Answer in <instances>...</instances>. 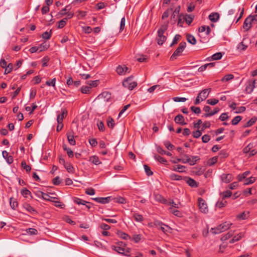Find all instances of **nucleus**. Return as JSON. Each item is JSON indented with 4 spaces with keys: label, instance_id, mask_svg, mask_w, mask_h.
Masks as SVG:
<instances>
[{
    "label": "nucleus",
    "instance_id": "obj_1",
    "mask_svg": "<svg viewBox=\"0 0 257 257\" xmlns=\"http://www.w3.org/2000/svg\"><path fill=\"white\" fill-rule=\"evenodd\" d=\"M168 24L162 25L158 29V35L156 37L157 43L159 45H162L167 40V34L166 31L168 29Z\"/></svg>",
    "mask_w": 257,
    "mask_h": 257
},
{
    "label": "nucleus",
    "instance_id": "obj_2",
    "mask_svg": "<svg viewBox=\"0 0 257 257\" xmlns=\"http://www.w3.org/2000/svg\"><path fill=\"white\" fill-rule=\"evenodd\" d=\"M232 223L229 222H225L216 227L212 228L210 229V232L214 234H219L229 229Z\"/></svg>",
    "mask_w": 257,
    "mask_h": 257
},
{
    "label": "nucleus",
    "instance_id": "obj_3",
    "mask_svg": "<svg viewBox=\"0 0 257 257\" xmlns=\"http://www.w3.org/2000/svg\"><path fill=\"white\" fill-rule=\"evenodd\" d=\"M122 85L124 87L132 90L137 86V82L134 80L133 76H131L123 81Z\"/></svg>",
    "mask_w": 257,
    "mask_h": 257
},
{
    "label": "nucleus",
    "instance_id": "obj_4",
    "mask_svg": "<svg viewBox=\"0 0 257 257\" xmlns=\"http://www.w3.org/2000/svg\"><path fill=\"white\" fill-rule=\"evenodd\" d=\"M186 46V43L185 42H181L177 48V49L175 50L172 55L171 56L170 59L171 60H174L177 58L178 56L181 55L182 52L185 49Z\"/></svg>",
    "mask_w": 257,
    "mask_h": 257
},
{
    "label": "nucleus",
    "instance_id": "obj_5",
    "mask_svg": "<svg viewBox=\"0 0 257 257\" xmlns=\"http://www.w3.org/2000/svg\"><path fill=\"white\" fill-rule=\"evenodd\" d=\"M111 248L119 254H123L125 256H129L131 249L130 248H125L120 246L112 245Z\"/></svg>",
    "mask_w": 257,
    "mask_h": 257
},
{
    "label": "nucleus",
    "instance_id": "obj_6",
    "mask_svg": "<svg viewBox=\"0 0 257 257\" xmlns=\"http://www.w3.org/2000/svg\"><path fill=\"white\" fill-rule=\"evenodd\" d=\"M198 202L200 210L204 213H207L208 209L205 200H204L202 198H199L198 199Z\"/></svg>",
    "mask_w": 257,
    "mask_h": 257
},
{
    "label": "nucleus",
    "instance_id": "obj_7",
    "mask_svg": "<svg viewBox=\"0 0 257 257\" xmlns=\"http://www.w3.org/2000/svg\"><path fill=\"white\" fill-rule=\"evenodd\" d=\"M116 71L119 75H124L127 73H130V69L125 65H119L117 67Z\"/></svg>",
    "mask_w": 257,
    "mask_h": 257
},
{
    "label": "nucleus",
    "instance_id": "obj_8",
    "mask_svg": "<svg viewBox=\"0 0 257 257\" xmlns=\"http://www.w3.org/2000/svg\"><path fill=\"white\" fill-rule=\"evenodd\" d=\"M111 94L110 93L106 91L103 92L97 96V99L103 100L104 101L107 102L111 98Z\"/></svg>",
    "mask_w": 257,
    "mask_h": 257
},
{
    "label": "nucleus",
    "instance_id": "obj_9",
    "mask_svg": "<svg viewBox=\"0 0 257 257\" xmlns=\"http://www.w3.org/2000/svg\"><path fill=\"white\" fill-rule=\"evenodd\" d=\"M211 88L205 89L198 94V97L200 98L201 101H203L208 97Z\"/></svg>",
    "mask_w": 257,
    "mask_h": 257
},
{
    "label": "nucleus",
    "instance_id": "obj_10",
    "mask_svg": "<svg viewBox=\"0 0 257 257\" xmlns=\"http://www.w3.org/2000/svg\"><path fill=\"white\" fill-rule=\"evenodd\" d=\"M222 182L228 183L232 180V175L230 174H223L220 176Z\"/></svg>",
    "mask_w": 257,
    "mask_h": 257
},
{
    "label": "nucleus",
    "instance_id": "obj_11",
    "mask_svg": "<svg viewBox=\"0 0 257 257\" xmlns=\"http://www.w3.org/2000/svg\"><path fill=\"white\" fill-rule=\"evenodd\" d=\"M2 155L9 164H11L13 162V157L12 156L9 155V153L7 152V151H3L2 152Z\"/></svg>",
    "mask_w": 257,
    "mask_h": 257
},
{
    "label": "nucleus",
    "instance_id": "obj_12",
    "mask_svg": "<svg viewBox=\"0 0 257 257\" xmlns=\"http://www.w3.org/2000/svg\"><path fill=\"white\" fill-rule=\"evenodd\" d=\"M252 22L250 21L249 17L246 18L243 23V28L246 31H248L252 26Z\"/></svg>",
    "mask_w": 257,
    "mask_h": 257
},
{
    "label": "nucleus",
    "instance_id": "obj_13",
    "mask_svg": "<svg viewBox=\"0 0 257 257\" xmlns=\"http://www.w3.org/2000/svg\"><path fill=\"white\" fill-rule=\"evenodd\" d=\"M92 199L96 201V202H97L98 203L105 204V203L109 202V201L110 199V197H105V198H104V197H96V198H92Z\"/></svg>",
    "mask_w": 257,
    "mask_h": 257
},
{
    "label": "nucleus",
    "instance_id": "obj_14",
    "mask_svg": "<svg viewBox=\"0 0 257 257\" xmlns=\"http://www.w3.org/2000/svg\"><path fill=\"white\" fill-rule=\"evenodd\" d=\"M89 161L96 165H98L101 164V162L99 159V158L95 155L90 157Z\"/></svg>",
    "mask_w": 257,
    "mask_h": 257
},
{
    "label": "nucleus",
    "instance_id": "obj_15",
    "mask_svg": "<svg viewBox=\"0 0 257 257\" xmlns=\"http://www.w3.org/2000/svg\"><path fill=\"white\" fill-rule=\"evenodd\" d=\"M23 208L31 214L37 213V211L29 204L25 203L23 205Z\"/></svg>",
    "mask_w": 257,
    "mask_h": 257
},
{
    "label": "nucleus",
    "instance_id": "obj_16",
    "mask_svg": "<svg viewBox=\"0 0 257 257\" xmlns=\"http://www.w3.org/2000/svg\"><path fill=\"white\" fill-rule=\"evenodd\" d=\"M244 236V233L243 232H240L238 233L237 235H234L233 238L229 240V243H233L236 241L239 240L241 238H242Z\"/></svg>",
    "mask_w": 257,
    "mask_h": 257
},
{
    "label": "nucleus",
    "instance_id": "obj_17",
    "mask_svg": "<svg viewBox=\"0 0 257 257\" xmlns=\"http://www.w3.org/2000/svg\"><path fill=\"white\" fill-rule=\"evenodd\" d=\"M174 121L177 123H180L182 125L186 124V123L184 122V118L181 114L177 115L174 118Z\"/></svg>",
    "mask_w": 257,
    "mask_h": 257
},
{
    "label": "nucleus",
    "instance_id": "obj_18",
    "mask_svg": "<svg viewBox=\"0 0 257 257\" xmlns=\"http://www.w3.org/2000/svg\"><path fill=\"white\" fill-rule=\"evenodd\" d=\"M205 32V34L207 36H208L210 32H211V29L209 26H207L206 27L205 26H202L199 28V32L201 33Z\"/></svg>",
    "mask_w": 257,
    "mask_h": 257
},
{
    "label": "nucleus",
    "instance_id": "obj_19",
    "mask_svg": "<svg viewBox=\"0 0 257 257\" xmlns=\"http://www.w3.org/2000/svg\"><path fill=\"white\" fill-rule=\"evenodd\" d=\"M219 18L218 13H212L209 15V19L212 22H216Z\"/></svg>",
    "mask_w": 257,
    "mask_h": 257
},
{
    "label": "nucleus",
    "instance_id": "obj_20",
    "mask_svg": "<svg viewBox=\"0 0 257 257\" xmlns=\"http://www.w3.org/2000/svg\"><path fill=\"white\" fill-rule=\"evenodd\" d=\"M186 182L187 184L192 187L196 188L198 186L197 182L191 178H187Z\"/></svg>",
    "mask_w": 257,
    "mask_h": 257
},
{
    "label": "nucleus",
    "instance_id": "obj_21",
    "mask_svg": "<svg viewBox=\"0 0 257 257\" xmlns=\"http://www.w3.org/2000/svg\"><path fill=\"white\" fill-rule=\"evenodd\" d=\"M157 151L161 155H166L168 156H172V154L171 152L164 151L160 146L157 147Z\"/></svg>",
    "mask_w": 257,
    "mask_h": 257
},
{
    "label": "nucleus",
    "instance_id": "obj_22",
    "mask_svg": "<svg viewBox=\"0 0 257 257\" xmlns=\"http://www.w3.org/2000/svg\"><path fill=\"white\" fill-rule=\"evenodd\" d=\"M117 234L120 238H121L123 239H125V240L132 239L131 237L128 234H126V233H125L123 231H118Z\"/></svg>",
    "mask_w": 257,
    "mask_h": 257
},
{
    "label": "nucleus",
    "instance_id": "obj_23",
    "mask_svg": "<svg viewBox=\"0 0 257 257\" xmlns=\"http://www.w3.org/2000/svg\"><path fill=\"white\" fill-rule=\"evenodd\" d=\"M57 120L58 123V125L57 126V131L60 132L63 127L62 119L60 118V115H57Z\"/></svg>",
    "mask_w": 257,
    "mask_h": 257
},
{
    "label": "nucleus",
    "instance_id": "obj_24",
    "mask_svg": "<svg viewBox=\"0 0 257 257\" xmlns=\"http://www.w3.org/2000/svg\"><path fill=\"white\" fill-rule=\"evenodd\" d=\"M200 158L198 156H192L191 157H189L188 163L190 165H194L196 163V162Z\"/></svg>",
    "mask_w": 257,
    "mask_h": 257
},
{
    "label": "nucleus",
    "instance_id": "obj_25",
    "mask_svg": "<svg viewBox=\"0 0 257 257\" xmlns=\"http://www.w3.org/2000/svg\"><path fill=\"white\" fill-rule=\"evenodd\" d=\"M243 185H247L253 183L255 181V178L253 177H250L248 178L243 179Z\"/></svg>",
    "mask_w": 257,
    "mask_h": 257
},
{
    "label": "nucleus",
    "instance_id": "obj_26",
    "mask_svg": "<svg viewBox=\"0 0 257 257\" xmlns=\"http://www.w3.org/2000/svg\"><path fill=\"white\" fill-rule=\"evenodd\" d=\"M38 193L39 194H38V196H41V197L43 198L44 200L52 201V200L51 199H52L53 198L52 197H50L48 194L44 193L41 191H39L38 192Z\"/></svg>",
    "mask_w": 257,
    "mask_h": 257
},
{
    "label": "nucleus",
    "instance_id": "obj_27",
    "mask_svg": "<svg viewBox=\"0 0 257 257\" xmlns=\"http://www.w3.org/2000/svg\"><path fill=\"white\" fill-rule=\"evenodd\" d=\"M193 18L194 16L191 15H186L185 17L184 16L183 17V19H185L186 23L189 25L192 23Z\"/></svg>",
    "mask_w": 257,
    "mask_h": 257
},
{
    "label": "nucleus",
    "instance_id": "obj_28",
    "mask_svg": "<svg viewBox=\"0 0 257 257\" xmlns=\"http://www.w3.org/2000/svg\"><path fill=\"white\" fill-rule=\"evenodd\" d=\"M186 37H187V40L189 43H190L192 45H195L196 44V40L193 36H192L190 34H187L186 36Z\"/></svg>",
    "mask_w": 257,
    "mask_h": 257
},
{
    "label": "nucleus",
    "instance_id": "obj_29",
    "mask_svg": "<svg viewBox=\"0 0 257 257\" xmlns=\"http://www.w3.org/2000/svg\"><path fill=\"white\" fill-rule=\"evenodd\" d=\"M64 167L69 173H73L74 172V168L70 163L67 162Z\"/></svg>",
    "mask_w": 257,
    "mask_h": 257
},
{
    "label": "nucleus",
    "instance_id": "obj_30",
    "mask_svg": "<svg viewBox=\"0 0 257 257\" xmlns=\"http://www.w3.org/2000/svg\"><path fill=\"white\" fill-rule=\"evenodd\" d=\"M185 167L181 165H177L173 167V170L179 172L185 171Z\"/></svg>",
    "mask_w": 257,
    "mask_h": 257
},
{
    "label": "nucleus",
    "instance_id": "obj_31",
    "mask_svg": "<svg viewBox=\"0 0 257 257\" xmlns=\"http://www.w3.org/2000/svg\"><path fill=\"white\" fill-rule=\"evenodd\" d=\"M10 204L11 208L13 209H15L18 206V202L16 200L12 197L10 199Z\"/></svg>",
    "mask_w": 257,
    "mask_h": 257
},
{
    "label": "nucleus",
    "instance_id": "obj_32",
    "mask_svg": "<svg viewBox=\"0 0 257 257\" xmlns=\"http://www.w3.org/2000/svg\"><path fill=\"white\" fill-rule=\"evenodd\" d=\"M133 217L137 222H142L144 220V217L143 215L138 213H134L133 214Z\"/></svg>",
    "mask_w": 257,
    "mask_h": 257
},
{
    "label": "nucleus",
    "instance_id": "obj_33",
    "mask_svg": "<svg viewBox=\"0 0 257 257\" xmlns=\"http://www.w3.org/2000/svg\"><path fill=\"white\" fill-rule=\"evenodd\" d=\"M224 199L222 198L221 200H218L216 203V206L220 208L225 206L227 202Z\"/></svg>",
    "mask_w": 257,
    "mask_h": 257
},
{
    "label": "nucleus",
    "instance_id": "obj_34",
    "mask_svg": "<svg viewBox=\"0 0 257 257\" xmlns=\"http://www.w3.org/2000/svg\"><path fill=\"white\" fill-rule=\"evenodd\" d=\"M231 194H232V192L230 190H227V191H224L223 192H221L220 193V195L221 196V197L223 199H225L226 198H228V197H230Z\"/></svg>",
    "mask_w": 257,
    "mask_h": 257
},
{
    "label": "nucleus",
    "instance_id": "obj_35",
    "mask_svg": "<svg viewBox=\"0 0 257 257\" xmlns=\"http://www.w3.org/2000/svg\"><path fill=\"white\" fill-rule=\"evenodd\" d=\"M245 39L244 38L242 41L240 43L237 47V49L240 50H245L247 48V45L245 44Z\"/></svg>",
    "mask_w": 257,
    "mask_h": 257
},
{
    "label": "nucleus",
    "instance_id": "obj_36",
    "mask_svg": "<svg viewBox=\"0 0 257 257\" xmlns=\"http://www.w3.org/2000/svg\"><path fill=\"white\" fill-rule=\"evenodd\" d=\"M107 125L108 127L110 128H113L115 125V123L113 119L111 117H108L107 121Z\"/></svg>",
    "mask_w": 257,
    "mask_h": 257
},
{
    "label": "nucleus",
    "instance_id": "obj_37",
    "mask_svg": "<svg viewBox=\"0 0 257 257\" xmlns=\"http://www.w3.org/2000/svg\"><path fill=\"white\" fill-rule=\"evenodd\" d=\"M154 157L156 160L158 161L161 163L165 164L167 162V160L166 159L160 156L159 155L154 154Z\"/></svg>",
    "mask_w": 257,
    "mask_h": 257
},
{
    "label": "nucleus",
    "instance_id": "obj_38",
    "mask_svg": "<svg viewBox=\"0 0 257 257\" xmlns=\"http://www.w3.org/2000/svg\"><path fill=\"white\" fill-rule=\"evenodd\" d=\"M21 193L25 198H27L29 195H31V192L26 188L22 189Z\"/></svg>",
    "mask_w": 257,
    "mask_h": 257
},
{
    "label": "nucleus",
    "instance_id": "obj_39",
    "mask_svg": "<svg viewBox=\"0 0 257 257\" xmlns=\"http://www.w3.org/2000/svg\"><path fill=\"white\" fill-rule=\"evenodd\" d=\"M233 235H234V231L231 230L229 231H228L227 234L224 235L221 238V240H227L228 238H229L230 237L232 236Z\"/></svg>",
    "mask_w": 257,
    "mask_h": 257
},
{
    "label": "nucleus",
    "instance_id": "obj_40",
    "mask_svg": "<svg viewBox=\"0 0 257 257\" xmlns=\"http://www.w3.org/2000/svg\"><path fill=\"white\" fill-rule=\"evenodd\" d=\"M38 47H39V52H41L48 49L49 45L47 44L46 42H44L41 44Z\"/></svg>",
    "mask_w": 257,
    "mask_h": 257
},
{
    "label": "nucleus",
    "instance_id": "obj_41",
    "mask_svg": "<svg viewBox=\"0 0 257 257\" xmlns=\"http://www.w3.org/2000/svg\"><path fill=\"white\" fill-rule=\"evenodd\" d=\"M249 174V171H246L244 172L241 175H239L237 176V179L239 181H242L243 180V179H246V177Z\"/></svg>",
    "mask_w": 257,
    "mask_h": 257
},
{
    "label": "nucleus",
    "instance_id": "obj_42",
    "mask_svg": "<svg viewBox=\"0 0 257 257\" xmlns=\"http://www.w3.org/2000/svg\"><path fill=\"white\" fill-rule=\"evenodd\" d=\"M164 233H167L168 232H171V228L164 223V225L161 227V228L160 229Z\"/></svg>",
    "mask_w": 257,
    "mask_h": 257
},
{
    "label": "nucleus",
    "instance_id": "obj_43",
    "mask_svg": "<svg viewBox=\"0 0 257 257\" xmlns=\"http://www.w3.org/2000/svg\"><path fill=\"white\" fill-rule=\"evenodd\" d=\"M222 57V54L221 52H218L213 54L211 56V60H220Z\"/></svg>",
    "mask_w": 257,
    "mask_h": 257
},
{
    "label": "nucleus",
    "instance_id": "obj_44",
    "mask_svg": "<svg viewBox=\"0 0 257 257\" xmlns=\"http://www.w3.org/2000/svg\"><path fill=\"white\" fill-rule=\"evenodd\" d=\"M52 35V30H50L49 32H45L42 34V37L43 39L46 40H49L51 37Z\"/></svg>",
    "mask_w": 257,
    "mask_h": 257
},
{
    "label": "nucleus",
    "instance_id": "obj_45",
    "mask_svg": "<svg viewBox=\"0 0 257 257\" xmlns=\"http://www.w3.org/2000/svg\"><path fill=\"white\" fill-rule=\"evenodd\" d=\"M179 10L177 8L174 10L173 13L171 16V20H174V22H176L177 18L179 17Z\"/></svg>",
    "mask_w": 257,
    "mask_h": 257
},
{
    "label": "nucleus",
    "instance_id": "obj_46",
    "mask_svg": "<svg viewBox=\"0 0 257 257\" xmlns=\"http://www.w3.org/2000/svg\"><path fill=\"white\" fill-rule=\"evenodd\" d=\"M218 157L215 156L210 159L207 161V165L209 166L215 164L217 161Z\"/></svg>",
    "mask_w": 257,
    "mask_h": 257
},
{
    "label": "nucleus",
    "instance_id": "obj_47",
    "mask_svg": "<svg viewBox=\"0 0 257 257\" xmlns=\"http://www.w3.org/2000/svg\"><path fill=\"white\" fill-rule=\"evenodd\" d=\"M234 78V76L232 74H229L225 75L222 79L221 81L222 82H227L230 80L233 79Z\"/></svg>",
    "mask_w": 257,
    "mask_h": 257
},
{
    "label": "nucleus",
    "instance_id": "obj_48",
    "mask_svg": "<svg viewBox=\"0 0 257 257\" xmlns=\"http://www.w3.org/2000/svg\"><path fill=\"white\" fill-rule=\"evenodd\" d=\"M32 107L30 106H26L25 107V109L27 111H30V114H32L34 110L37 108V105L35 103H33L32 105Z\"/></svg>",
    "mask_w": 257,
    "mask_h": 257
},
{
    "label": "nucleus",
    "instance_id": "obj_49",
    "mask_svg": "<svg viewBox=\"0 0 257 257\" xmlns=\"http://www.w3.org/2000/svg\"><path fill=\"white\" fill-rule=\"evenodd\" d=\"M255 86L251 84L250 82L246 85L245 90L248 93H250L252 92Z\"/></svg>",
    "mask_w": 257,
    "mask_h": 257
},
{
    "label": "nucleus",
    "instance_id": "obj_50",
    "mask_svg": "<svg viewBox=\"0 0 257 257\" xmlns=\"http://www.w3.org/2000/svg\"><path fill=\"white\" fill-rule=\"evenodd\" d=\"M21 166L24 169L26 170V171L27 172H29L31 171V167L30 165H27L26 164V162H25V161H23L22 162H21Z\"/></svg>",
    "mask_w": 257,
    "mask_h": 257
},
{
    "label": "nucleus",
    "instance_id": "obj_51",
    "mask_svg": "<svg viewBox=\"0 0 257 257\" xmlns=\"http://www.w3.org/2000/svg\"><path fill=\"white\" fill-rule=\"evenodd\" d=\"M74 202L78 204H82V205H86V203L90 204L89 202H87L85 200H83L80 198H75L74 199Z\"/></svg>",
    "mask_w": 257,
    "mask_h": 257
},
{
    "label": "nucleus",
    "instance_id": "obj_52",
    "mask_svg": "<svg viewBox=\"0 0 257 257\" xmlns=\"http://www.w3.org/2000/svg\"><path fill=\"white\" fill-rule=\"evenodd\" d=\"M67 21V18H63L62 20L60 21L59 22L58 28L59 29L63 28L66 25Z\"/></svg>",
    "mask_w": 257,
    "mask_h": 257
},
{
    "label": "nucleus",
    "instance_id": "obj_53",
    "mask_svg": "<svg viewBox=\"0 0 257 257\" xmlns=\"http://www.w3.org/2000/svg\"><path fill=\"white\" fill-rule=\"evenodd\" d=\"M256 121V118L255 117H252L246 123V124L244 125V127H249L251 126Z\"/></svg>",
    "mask_w": 257,
    "mask_h": 257
},
{
    "label": "nucleus",
    "instance_id": "obj_54",
    "mask_svg": "<svg viewBox=\"0 0 257 257\" xmlns=\"http://www.w3.org/2000/svg\"><path fill=\"white\" fill-rule=\"evenodd\" d=\"M248 216V213L242 212L237 216V218L240 220H244Z\"/></svg>",
    "mask_w": 257,
    "mask_h": 257
},
{
    "label": "nucleus",
    "instance_id": "obj_55",
    "mask_svg": "<svg viewBox=\"0 0 257 257\" xmlns=\"http://www.w3.org/2000/svg\"><path fill=\"white\" fill-rule=\"evenodd\" d=\"M169 177L172 180H181L182 179L181 176L174 173L170 174Z\"/></svg>",
    "mask_w": 257,
    "mask_h": 257
},
{
    "label": "nucleus",
    "instance_id": "obj_56",
    "mask_svg": "<svg viewBox=\"0 0 257 257\" xmlns=\"http://www.w3.org/2000/svg\"><path fill=\"white\" fill-rule=\"evenodd\" d=\"M91 89V87L88 86H83L81 88V91L82 93L87 94L90 92Z\"/></svg>",
    "mask_w": 257,
    "mask_h": 257
},
{
    "label": "nucleus",
    "instance_id": "obj_57",
    "mask_svg": "<svg viewBox=\"0 0 257 257\" xmlns=\"http://www.w3.org/2000/svg\"><path fill=\"white\" fill-rule=\"evenodd\" d=\"M242 119V117L240 116H236L233 118L231 121V123L233 125H236Z\"/></svg>",
    "mask_w": 257,
    "mask_h": 257
},
{
    "label": "nucleus",
    "instance_id": "obj_58",
    "mask_svg": "<svg viewBox=\"0 0 257 257\" xmlns=\"http://www.w3.org/2000/svg\"><path fill=\"white\" fill-rule=\"evenodd\" d=\"M26 231L27 233L30 235H36L38 233V231L37 229L32 228L27 229Z\"/></svg>",
    "mask_w": 257,
    "mask_h": 257
},
{
    "label": "nucleus",
    "instance_id": "obj_59",
    "mask_svg": "<svg viewBox=\"0 0 257 257\" xmlns=\"http://www.w3.org/2000/svg\"><path fill=\"white\" fill-rule=\"evenodd\" d=\"M63 149L66 151L69 157L72 158L74 156L73 152L70 148H67L66 146H63Z\"/></svg>",
    "mask_w": 257,
    "mask_h": 257
},
{
    "label": "nucleus",
    "instance_id": "obj_60",
    "mask_svg": "<svg viewBox=\"0 0 257 257\" xmlns=\"http://www.w3.org/2000/svg\"><path fill=\"white\" fill-rule=\"evenodd\" d=\"M68 141L70 145H75V140L74 139L73 136L70 134L67 135Z\"/></svg>",
    "mask_w": 257,
    "mask_h": 257
},
{
    "label": "nucleus",
    "instance_id": "obj_61",
    "mask_svg": "<svg viewBox=\"0 0 257 257\" xmlns=\"http://www.w3.org/2000/svg\"><path fill=\"white\" fill-rule=\"evenodd\" d=\"M99 130L101 132H104L105 130L104 123L102 121L98 120L97 123Z\"/></svg>",
    "mask_w": 257,
    "mask_h": 257
},
{
    "label": "nucleus",
    "instance_id": "obj_62",
    "mask_svg": "<svg viewBox=\"0 0 257 257\" xmlns=\"http://www.w3.org/2000/svg\"><path fill=\"white\" fill-rule=\"evenodd\" d=\"M170 211L175 216H180L181 215V213L180 212V211L176 209L175 208H173L172 207H170Z\"/></svg>",
    "mask_w": 257,
    "mask_h": 257
},
{
    "label": "nucleus",
    "instance_id": "obj_63",
    "mask_svg": "<svg viewBox=\"0 0 257 257\" xmlns=\"http://www.w3.org/2000/svg\"><path fill=\"white\" fill-rule=\"evenodd\" d=\"M13 65L12 63H9L5 68V74L10 73L13 70Z\"/></svg>",
    "mask_w": 257,
    "mask_h": 257
},
{
    "label": "nucleus",
    "instance_id": "obj_64",
    "mask_svg": "<svg viewBox=\"0 0 257 257\" xmlns=\"http://www.w3.org/2000/svg\"><path fill=\"white\" fill-rule=\"evenodd\" d=\"M154 225L157 227L159 229L161 228V227L164 225V223L159 220H155L154 221Z\"/></svg>",
    "mask_w": 257,
    "mask_h": 257
}]
</instances>
